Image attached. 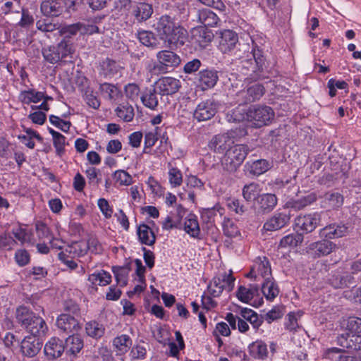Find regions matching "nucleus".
<instances>
[{
    "label": "nucleus",
    "mask_w": 361,
    "mask_h": 361,
    "mask_svg": "<svg viewBox=\"0 0 361 361\" xmlns=\"http://www.w3.org/2000/svg\"><path fill=\"white\" fill-rule=\"evenodd\" d=\"M153 27L160 39L170 47L183 46L188 38L187 30L169 15L157 18Z\"/></svg>",
    "instance_id": "nucleus-1"
},
{
    "label": "nucleus",
    "mask_w": 361,
    "mask_h": 361,
    "mask_svg": "<svg viewBox=\"0 0 361 361\" xmlns=\"http://www.w3.org/2000/svg\"><path fill=\"white\" fill-rule=\"evenodd\" d=\"M252 58L242 61V68L245 70L243 73L247 75V79L251 80H262L267 78L265 71L266 59L264 51L254 40L251 51Z\"/></svg>",
    "instance_id": "nucleus-2"
},
{
    "label": "nucleus",
    "mask_w": 361,
    "mask_h": 361,
    "mask_svg": "<svg viewBox=\"0 0 361 361\" xmlns=\"http://www.w3.org/2000/svg\"><path fill=\"white\" fill-rule=\"evenodd\" d=\"M248 152L249 148L247 145H234L221 159L223 170L229 173L235 172L243 163Z\"/></svg>",
    "instance_id": "nucleus-3"
},
{
    "label": "nucleus",
    "mask_w": 361,
    "mask_h": 361,
    "mask_svg": "<svg viewBox=\"0 0 361 361\" xmlns=\"http://www.w3.org/2000/svg\"><path fill=\"white\" fill-rule=\"evenodd\" d=\"M246 131L244 128L231 130L225 133L218 134L212 137L209 142V147L216 154H225L235 144L233 138L238 135H244Z\"/></svg>",
    "instance_id": "nucleus-4"
},
{
    "label": "nucleus",
    "mask_w": 361,
    "mask_h": 361,
    "mask_svg": "<svg viewBox=\"0 0 361 361\" xmlns=\"http://www.w3.org/2000/svg\"><path fill=\"white\" fill-rule=\"evenodd\" d=\"M247 118L256 128H261L271 122L274 118V112L270 106L253 105L247 110Z\"/></svg>",
    "instance_id": "nucleus-5"
},
{
    "label": "nucleus",
    "mask_w": 361,
    "mask_h": 361,
    "mask_svg": "<svg viewBox=\"0 0 361 361\" xmlns=\"http://www.w3.org/2000/svg\"><path fill=\"white\" fill-rule=\"evenodd\" d=\"M218 103L214 99L200 102L193 111V117L198 122L207 121L212 118L217 112Z\"/></svg>",
    "instance_id": "nucleus-6"
},
{
    "label": "nucleus",
    "mask_w": 361,
    "mask_h": 361,
    "mask_svg": "<svg viewBox=\"0 0 361 361\" xmlns=\"http://www.w3.org/2000/svg\"><path fill=\"white\" fill-rule=\"evenodd\" d=\"M56 325L59 333L63 334H76L81 329L78 317L68 313L59 314L56 318Z\"/></svg>",
    "instance_id": "nucleus-7"
},
{
    "label": "nucleus",
    "mask_w": 361,
    "mask_h": 361,
    "mask_svg": "<svg viewBox=\"0 0 361 361\" xmlns=\"http://www.w3.org/2000/svg\"><path fill=\"white\" fill-rule=\"evenodd\" d=\"M43 345V341L35 336H26L21 341L20 352L22 356L33 358L38 355Z\"/></svg>",
    "instance_id": "nucleus-8"
},
{
    "label": "nucleus",
    "mask_w": 361,
    "mask_h": 361,
    "mask_svg": "<svg viewBox=\"0 0 361 361\" xmlns=\"http://www.w3.org/2000/svg\"><path fill=\"white\" fill-rule=\"evenodd\" d=\"M336 343L343 351L354 353L361 350V335L356 334H341L336 338Z\"/></svg>",
    "instance_id": "nucleus-9"
},
{
    "label": "nucleus",
    "mask_w": 361,
    "mask_h": 361,
    "mask_svg": "<svg viewBox=\"0 0 361 361\" xmlns=\"http://www.w3.org/2000/svg\"><path fill=\"white\" fill-rule=\"evenodd\" d=\"M238 45L240 46L238 37L235 32L231 30H225L221 32L218 45V48L221 53L231 54Z\"/></svg>",
    "instance_id": "nucleus-10"
},
{
    "label": "nucleus",
    "mask_w": 361,
    "mask_h": 361,
    "mask_svg": "<svg viewBox=\"0 0 361 361\" xmlns=\"http://www.w3.org/2000/svg\"><path fill=\"white\" fill-rule=\"evenodd\" d=\"M337 248L336 245L325 238L312 243L307 247V252L314 257L319 258L327 256Z\"/></svg>",
    "instance_id": "nucleus-11"
},
{
    "label": "nucleus",
    "mask_w": 361,
    "mask_h": 361,
    "mask_svg": "<svg viewBox=\"0 0 361 361\" xmlns=\"http://www.w3.org/2000/svg\"><path fill=\"white\" fill-rule=\"evenodd\" d=\"M321 221L320 214H314L299 216L295 219V225L298 231L307 233L312 232Z\"/></svg>",
    "instance_id": "nucleus-12"
},
{
    "label": "nucleus",
    "mask_w": 361,
    "mask_h": 361,
    "mask_svg": "<svg viewBox=\"0 0 361 361\" xmlns=\"http://www.w3.org/2000/svg\"><path fill=\"white\" fill-rule=\"evenodd\" d=\"M191 35L192 43L197 44L200 49L207 47L214 38L212 31L202 26L192 28Z\"/></svg>",
    "instance_id": "nucleus-13"
},
{
    "label": "nucleus",
    "mask_w": 361,
    "mask_h": 361,
    "mask_svg": "<svg viewBox=\"0 0 361 361\" xmlns=\"http://www.w3.org/2000/svg\"><path fill=\"white\" fill-rule=\"evenodd\" d=\"M157 58L160 63L157 68L159 70H167L168 68H176L181 62L180 56L173 51L169 50H162L157 54Z\"/></svg>",
    "instance_id": "nucleus-14"
},
{
    "label": "nucleus",
    "mask_w": 361,
    "mask_h": 361,
    "mask_svg": "<svg viewBox=\"0 0 361 361\" xmlns=\"http://www.w3.org/2000/svg\"><path fill=\"white\" fill-rule=\"evenodd\" d=\"M156 86L161 95H172L181 87L179 80L173 77H162L156 82Z\"/></svg>",
    "instance_id": "nucleus-15"
},
{
    "label": "nucleus",
    "mask_w": 361,
    "mask_h": 361,
    "mask_svg": "<svg viewBox=\"0 0 361 361\" xmlns=\"http://www.w3.org/2000/svg\"><path fill=\"white\" fill-rule=\"evenodd\" d=\"M44 355L48 360L60 357L65 351L64 343L59 338L53 337L45 344Z\"/></svg>",
    "instance_id": "nucleus-16"
},
{
    "label": "nucleus",
    "mask_w": 361,
    "mask_h": 361,
    "mask_svg": "<svg viewBox=\"0 0 361 361\" xmlns=\"http://www.w3.org/2000/svg\"><path fill=\"white\" fill-rule=\"evenodd\" d=\"M134 20L141 23L149 19L153 13L152 4L146 2H134L130 11Z\"/></svg>",
    "instance_id": "nucleus-17"
},
{
    "label": "nucleus",
    "mask_w": 361,
    "mask_h": 361,
    "mask_svg": "<svg viewBox=\"0 0 361 361\" xmlns=\"http://www.w3.org/2000/svg\"><path fill=\"white\" fill-rule=\"evenodd\" d=\"M348 233V228L345 224H331L326 226L319 231V235L328 240L341 238Z\"/></svg>",
    "instance_id": "nucleus-18"
},
{
    "label": "nucleus",
    "mask_w": 361,
    "mask_h": 361,
    "mask_svg": "<svg viewBox=\"0 0 361 361\" xmlns=\"http://www.w3.org/2000/svg\"><path fill=\"white\" fill-rule=\"evenodd\" d=\"M40 10L44 16L57 17L63 12V1L62 0H42Z\"/></svg>",
    "instance_id": "nucleus-19"
},
{
    "label": "nucleus",
    "mask_w": 361,
    "mask_h": 361,
    "mask_svg": "<svg viewBox=\"0 0 361 361\" xmlns=\"http://www.w3.org/2000/svg\"><path fill=\"white\" fill-rule=\"evenodd\" d=\"M219 79L217 72L213 70H203L198 73L197 85L202 90L212 88Z\"/></svg>",
    "instance_id": "nucleus-20"
},
{
    "label": "nucleus",
    "mask_w": 361,
    "mask_h": 361,
    "mask_svg": "<svg viewBox=\"0 0 361 361\" xmlns=\"http://www.w3.org/2000/svg\"><path fill=\"white\" fill-rule=\"evenodd\" d=\"M329 283L335 288H344L355 285V278L350 274L334 271L329 279Z\"/></svg>",
    "instance_id": "nucleus-21"
},
{
    "label": "nucleus",
    "mask_w": 361,
    "mask_h": 361,
    "mask_svg": "<svg viewBox=\"0 0 361 361\" xmlns=\"http://www.w3.org/2000/svg\"><path fill=\"white\" fill-rule=\"evenodd\" d=\"M277 204V198L273 194H263L259 195L255 202V207L260 213H269L274 209Z\"/></svg>",
    "instance_id": "nucleus-22"
},
{
    "label": "nucleus",
    "mask_w": 361,
    "mask_h": 361,
    "mask_svg": "<svg viewBox=\"0 0 361 361\" xmlns=\"http://www.w3.org/2000/svg\"><path fill=\"white\" fill-rule=\"evenodd\" d=\"M290 221V216L278 213L269 219L264 224L263 229L266 231H274L284 227Z\"/></svg>",
    "instance_id": "nucleus-23"
},
{
    "label": "nucleus",
    "mask_w": 361,
    "mask_h": 361,
    "mask_svg": "<svg viewBox=\"0 0 361 361\" xmlns=\"http://www.w3.org/2000/svg\"><path fill=\"white\" fill-rule=\"evenodd\" d=\"M84 346L82 338L76 334L70 335L65 341V351L67 355H76Z\"/></svg>",
    "instance_id": "nucleus-24"
},
{
    "label": "nucleus",
    "mask_w": 361,
    "mask_h": 361,
    "mask_svg": "<svg viewBox=\"0 0 361 361\" xmlns=\"http://www.w3.org/2000/svg\"><path fill=\"white\" fill-rule=\"evenodd\" d=\"M252 272H257L264 280L272 278L271 265L266 257H258L255 259Z\"/></svg>",
    "instance_id": "nucleus-25"
},
{
    "label": "nucleus",
    "mask_w": 361,
    "mask_h": 361,
    "mask_svg": "<svg viewBox=\"0 0 361 361\" xmlns=\"http://www.w3.org/2000/svg\"><path fill=\"white\" fill-rule=\"evenodd\" d=\"M196 20L202 24V27H214L216 25L219 18L212 11L208 8H202L197 11Z\"/></svg>",
    "instance_id": "nucleus-26"
},
{
    "label": "nucleus",
    "mask_w": 361,
    "mask_h": 361,
    "mask_svg": "<svg viewBox=\"0 0 361 361\" xmlns=\"http://www.w3.org/2000/svg\"><path fill=\"white\" fill-rule=\"evenodd\" d=\"M25 329L30 333V336L42 338L47 332L48 326L41 317L37 316L32 322L29 323Z\"/></svg>",
    "instance_id": "nucleus-27"
},
{
    "label": "nucleus",
    "mask_w": 361,
    "mask_h": 361,
    "mask_svg": "<svg viewBox=\"0 0 361 361\" xmlns=\"http://www.w3.org/2000/svg\"><path fill=\"white\" fill-rule=\"evenodd\" d=\"M112 345L117 355H124L130 350L132 345V339L127 334H121L113 339Z\"/></svg>",
    "instance_id": "nucleus-28"
},
{
    "label": "nucleus",
    "mask_w": 361,
    "mask_h": 361,
    "mask_svg": "<svg viewBox=\"0 0 361 361\" xmlns=\"http://www.w3.org/2000/svg\"><path fill=\"white\" fill-rule=\"evenodd\" d=\"M15 315L17 322L25 329L37 317L27 307L23 305L16 309Z\"/></svg>",
    "instance_id": "nucleus-29"
},
{
    "label": "nucleus",
    "mask_w": 361,
    "mask_h": 361,
    "mask_svg": "<svg viewBox=\"0 0 361 361\" xmlns=\"http://www.w3.org/2000/svg\"><path fill=\"white\" fill-rule=\"evenodd\" d=\"M249 353L255 359L264 360L268 357L267 344L262 341L257 340L248 346Z\"/></svg>",
    "instance_id": "nucleus-30"
},
{
    "label": "nucleus",
    "mask_w": 361,
    "mask_h": 361,
    "mask_svg": "<svg viewBox=\"0 0 361 361\" xmlns=\"http://www.w3.org/2000/svg\"><path fill=\"white\" fill-rule=\"evenodd\" d=\"M137 234L142 244L151 246L153 245L156 241V236L154 232L147 224H140L137 227Z\"/></svg>",
    "instance_id": "nucleus-31"
},
{
    "label": "nucleus",
    "mask_w": 361,
    "mask_h": 361,
    "mask_svg": "<svg viewBox=\"0 0 361 361\" xmlns=\"http://www.w3.org/2000/svg\"><path fill=\"white\" fill-rule=\"evenodd\" d=\"M142 104L151 109L156 110L159 105V99L155 88L146 89L140 97Z\"/></svg>",
    "instance_id": "nucleus-32"
},
{
    "label": "nucleus",
    "mask_w": 361,
    "mask_h": 361,
    "mask_svg": "<svg viewBox=\"0 0 361 361\" xmlns=\"http://www.w3.org/2000/svg\"><path fill=\"white\" fill-rule=\"evenodd\" d=\"M250 173L253 175H261L267 171L271 166V162L267 159H258L252 162H247L246 164Z\"/></svg>",
    "instance_id": "nucleus-33"
},
{
    "label": "nucleus",
    "mask_w": 361,
    "mask_h": 361,
    "mask_svg": "<svg viewBox=\"0 0 361 361\" xmlns=\"http://www.w3.org/2000/svg\"><path fill=\"white\" fill-rule=\"evenodd\" d=\"M44 97V92L37 91L35 89H30L21 91L19 94V99L25 104H30V103H37L42 101Z\"/></svg>",
    "instance_id": "nucleus-34"
},
{
    "label": "nucleus",
    "mask_w": 361,
    "mask_h": 361,
    "mask_svg": "<svg viewBox=\"0 0 361 361\" xmlns=\"http://www.w3.org/2000/svg\"><path fill=\"white\" fill-rule=\"evenodd\" d=\"M343 202L342 195L336 192H326L324 196L322 207L329 209H336L340 207Z\"/></svg>",
    "instance_id": "nucleus-35"
},
{
    "label": "nucleus",
    "mask_w": 361,
    "mask_h": 361,
    "mask_svg": "<svg viewBox=\"0 0 361 361\" xmlns=\"http://www.w3.org/2000/svg\"><path fill=\"white\" fill-rule=\"evenodd\" d=\"M262 291L264 297L268 300H274L279 293V290L274 281L273 277L264 279L262 284Z\"/></svg>",
    "instance_id": "nucleus-36"
},
{
    "label": "nucleus",
    "mask_w": 361,
    "mask_h": 361,
    "mask_svg": "<svg viewBox=\"0 0 361 361\" xmlns=\"http://www.w3.org/2000/svg\"><path fill=\"white\" fill-rule=\"evenodd\" d=\"M242 93L245 94L246 102H253L262 97L264 94V87L262 85L255 84L249 87L245 92H243Z\"/></svg>",
    "instance_id": "nucleus-37"
},
{
    "label": "nucleus",
    "mask_w": 361,
    "mask_h": 361,
    "mask_svg": "<svg viewBox=\"0 0 361 361\" xmlns=\"http://www.w3.org/2000/svg\"><path fill=\"white\" fill-rule=\"evenodd\" d=\"M100 73L105 77H112L117 74L121 68V66L114 60L106 59L101 63Z\"/></svg>",
    "instance_id": "nucleus-38"
},
{
    "label": "nucleus",
    "mask_w": 361,
    "mask_h": 361,
    "mask_svg": "<svg viewBox=\"0 0 361 361\" xmlns=\"http://www.w3.org/2000/svg\"><path fill=\"white\" fill-rule=\"evenodd\" d=\"M88 281L93 285L106 286L111 283V276L109 272L102 270L90 274Z\"/></svg>",
    "instance_id": "nucleus-39"
},
{
    "label": "nucleus",
    "mask_w": 361,
    "mask_h": 361,
    "mask_svg": "<svg viewBox=\"0 0 361 361\" xmlns=\"http://www.w3.org/2000/svg\"><path fill=\"white\" fill-rule=\"evenodd\" d=\"M184 230L192 238H198L200 230L197 217L195 215L190 214L185 219L184 224Z\"/></svg>",
    "instance_id": "nucleus-40"
},
{
    "label": "nucleus",
    "mask_w": 361,
    "mask_h": 361,
    "mask_svg": "<svg viewBox=\"0 0 361 361\" xmlns=\"http://www.w3.org/2000/svg\"><path fill=\"white\" fill-rule=\"evenodd\" d=\"M48 130L52 135L54 146L56 148V153L61 156L65 152V145H66V137L51 128H49Z\"/></svg>",
    "instance_id": "nucleus-41"
},
{
    "label": "nucleus",
    "mask_w": 361,
    "mask_h": 361,
    "mask_svg": "<svg viewBox=\"0 0 361 361\" xmlns=\"http://www.w3.org/2000/svg\"><path fill=\"white\" fill-rule=\"evenodd\" d=\"M240 315L245 320L249 322L254 329H258L262 323L258 314L251 309L242 308L240 312Z\"/></svg>",
    "instance_id": "nucleus-42"
},
{
    "label": "nucleus",
    "mask_w": 361,
    "mask_h": 361,
    "mask_svg": "<svg viewBox=\"0 0 361 361\" xmlns=\"http://www.w3.org/2000/svg\"><path fill=\"white\" fill-rule=\"evenodd\" d=\"M85 331L89 336L98 338L104 335L105 329L97 322L90 321L85 324Z\"/></svg>",
    "instance_id": "nucleus-43"
},
{
    "label": "nucleus",
    "mask_w": 361,
    "mask_h": 361,
    "mask_svg": "<svg viewBox=\"0 0 361 361\" xmlns=\"http://www.w3.org/2000/svg\"><path fill=\"white\" fill-rule=\"evenodd\" d=\"M257 291V286H253L247 288L245 286H240L238 289L236 296L241 302L247 303L253 298Z\"/></svg>",
    "instance_id": "nucleus-44"
},
{
    "label": "nucleus",
    "mask_w": 361,
    "mask_h": 361,
    "mask_svg": "<svg viewBox=\"0 0 361 361\" xmlns=\"http://www.w3.org/2000/svg\"><path fill=\"white\" fill-rule=\"evenodd\" d=\"M56 52H59V56L62 60L71 55L73 51L72 43L69 39L65 37L56 46H54Z\"/></svg>",
    "instance_id": "nucleus-45"
},
{
    "label": "nucleus",
    "mask_w": 361,
    "mask_h": 361,
    "mask_svg": "<svg viewBox=\"0 0 361 361\" xmlns=\"http://www.w3.org/2000/svg\"><path fill=\"white\" fill-rule=\"evenodd\" d=\"M303 240V236L300 233H292L284 236L280 241L279 246L281 247H286L288 246L296 247Z\"/></svg>",
    "instance_id": "nucleus-46"
},
{
    "label": "nucleus",
    "mask_w": 361,
    "mask_h": 361,
    "mask_svg": "<svg viewBox=\"0 0 361 361\" xmlns=\"http://www.w3.org/2000/svg\"><path fill=\"white\" fill-rule=\"evenodd\" d=\"M87 247L85 242H75L66 249V252L73 257L84 256L87 252Z\"/></svg>",
    "instance_id": "nucleus-47"
},
{
    "label": "nucleus",
    "mask_w": 361,
    "mask_h": 361,
    "mask_svg": "<svg viewBox=\"0 0 361 361\" xmlns=\"http://www.w3.org/2000/svg\"><path fill=\"white\" fill-rule=\"evenodd\" d=\"M36 27L38 30L47 33L52 32L59 30L60 25L59 23H54L51 20L43 18L39 19L36 22Z\"/></svg>",
    "instance_id": "nucleus-48"
},
{
    "label": "nucleus",
    "mask_w": 361,
    "mask_h": 361,
    "mask_svg": "<svg viewBox=\"0 0 361 361\" xmlns=\"http://www.w3.org/2000/svg\"><path fill=\"white\" fill-rule=\"evenodd\" d=\"M221 279L219 276L214 277L211 283L208 285L207 290L208 293L213 298L220 296L224 290V285L221 283Z\"/></svg>",
    "instance_id": "nucleus-49"
},
{
    "label": "nucleus",
    "mask_w": 361,
    "mask_h": 361,
    "mask_svg": "<svg viewBox=\"0 0 361 361\" xmlns=\"http://www.w3.org/2000/svg\"><path fill=\"white\" fill-rule=\"evenodd\" d=\"M259 192V185L251 183L245 185L243 188V196L246 201H252L255 200Z\"/></svg>",
    "instance_id": "nucleus-50"
},
{
    "label": "nucleus",
    "mask_w": 361,
    "mask_h": 361,
    "mask_svg": "<svg viewBox=\"0 0 361 361\" xmlns=\"http://www.w3.org/2000/svg\"><path fill=\"white\" fill-rule=\"evenodd\" d=\"M113 178L120 185H130L133 183L132 176L124 170H117L113 174Z\"/></svg>",
    "instance_id": "nucleus-51"
},
{
    "label": "nucleus",
    "mask_w": 361,
    "mask_h": 361,
    "mask_svg": "<svg viewBox=\"0 0 361 361\" xmlns=\"http://www.w3.org/2000/svg\"><path fill=\"white\" fill-rule=\"evenodd\" d=\"M139 41L146 47H154L156 45L157 39L153 32L150 31H140L137 33Z\"/></svg>",
    "instance_id": "nucleus-52"
},
{
    "label": "nucleus",
    "mask_w": 361,
    "mask_h": 361,
    "mask_svg": "<svg viewBox=\"0 0 361 361\" xmlns=\"http://www.w3.org/2000/svg\"><path fill=\"white\" fill-rule=\"evenodd\" d=\"M223 231L224 235L229 238L236 237L240 233L237 226L229 219H224L223 221Z\"/></svg>",
    "instance_id": "nucleus-53"
},
{
    "label": "nucleus",
    "mask_w": 361,
    "mask_h": 361,
    "mask_svg": "<svg viewBox=\"0 0 361 361\" xmlns=\"http://www.w3.org/2000/svg\"><path fill=\"white\" fill-rule=\"evenodd\" d=\"M42 54L44 59L51 63H56L62 60L59 56V52H56L54 46L44 48Z\"/></svg>",
    "instance_id": "nucleus-54"
},
{
    "label": "nucleus",
    "mask_w": 361,
    "mask_h": 361,
    "mask_svg": "<svg viewBox=\"0 0 361 361\" xmlns=\"http://www.w3.org/2000/svg\"><path fill=\"white\" fill-rule=\"evenodd\" d=\"M63 313H68L75 317H78L80 315V309L79 305L73 300H66L63 302Z\"/></svg>",
    "instance_id": "nucleus-55"
},
{
    "label": "nucleus",
    "mask_w": 361,
    "mask_h": 361,
    "mask_svg": "<svg viewBox=\"0 0 361 361\" xmlns=\"http://www.w3.org/2000/svg\"><path fill=\"white\" fill-rule=\"evenodd\" d=\"M125 94L126 97L132 102H135L139 99L140 90L135 83H129L125 86Z\"/></svg>",
    "instance_id": "nucleus-56"
},
{
    "label": "nucleus",
    "mask_w": 361,
    "mask_h": 361,
    "mask_svg": "<svg viewBox=\"0 0 361 361\" xmlns=\"http://www.w3.org/2000/svg\"><path fill=\"white\" fill-rule=\"evenodd\" d=\"M116 112L118 117L126 122L132 121L134 116L133 109L131 106H118Z\"/></svg>",
    "instance_id": "nucleus-57"
},
{
    "label": "nucleus",
    "mask_w": 361,
    "mask_h": 361,
    "mask_svg": "<svg viewBox=\"0 0 361 361\" xmlns=\"http://www.w3.org/2000/svg\"><path fill=\"white\" fill-rule=\"evenodd\" d=\"M346 329L348 334H359L361 332V318L350 317L347 320Z\"/></svg>",
    "instance_id": "nucleus-58"
},
{
    "label": "nucleus",
    "mask_w": 361,
    "mask_h": 361,
    "mask_svg": "<svg viewBox=\"0 0 361 361\" xmlns=\"http://www.w3.org/2000/svg\"><path fill=\"white\" fill-rule=\"evenodd\" d=\"M147 355V350L145 346L137 343L130 349L129 356L131 360H144Z\"/></svg>",
    "instance_id": "nucleus-59"
},
{
    "label": "nucleus",
    "mask_w": 361,
    "mask_h": 361,
    "mask_svg": "<svg viewBox=\"0 0 361 361\" xmlns=\"http://www.w3.org/2000/svg\"><path fill=\"white\" fill-rule=\"evenodd\" d=\"M114 274L117 283L121 286H125L128 283V271L124 267H114Z\"/></svg>",
    "instance_id": "nucleus-60"
},
{
    "label": "nucleus",
    "mask_w": 361,
    "mask_h": 361,
    "mask_svg": "<svg viewBox=\"0 0 361 361\" xmlns=\"http://www.w3.org/2000/svg\"><path fill=\"white\" fill-rule=\"evenodd\" d=\"M49 122L59 128L61 130L67 133L70 130V127L71 126V123L68 121H64L61 119L59 116L50 115L49 116Z\"/></svg>",
    "instance_id": "nucleus-61"
},
{
    "label": "nucleus",
    "mask_w": 361,
    "mask_h": 361,
    "mask_svg": "<svg viewBox=\"0 0 361 361\" xmlns=\"http://www.w3.org/2000/svg\"><path fill=\"white\" fill-rule=\"evenodd\" d=\"M85 175L88 180V183L93 186H97L101 179L99 178V170L94 167L90 166L85 171Z\"/></svg>",
    "instance_id": "nucleus-62"
},
{
    "label": "nucleus",
    "mask_w": 361,
    "mask_h": 361,
    "mask_svg": "<svg viewBox=\"0 0 361 361\" xmlns=\"http://www.w3.org/2000/svg\"><path fill=\"white\" fill-rule=\"evenodd\" d=\"M169 178L170 183L173 187L180 186L183 182V176L181 171L177 168H171L169 171Z\"/></svg>",
    "instance_id": "nucleus-63"
},
{
    "label": "nucleus",
    "mask_w": 361,
    "mask_h": 361,
    "mask_svg": "<svg viewBox=\"0 0 361 361\" xmlns=\"http://www.w3.org/2000/svg\"><path fill=\"white\" fill-rule=\"evenodd\" d=\"M228 207L236 214L243 215L247 211V207L238 199H230L227 202Z\"/></svg>",
    "instance_id": "nucleus-64"
}]
</instances>
